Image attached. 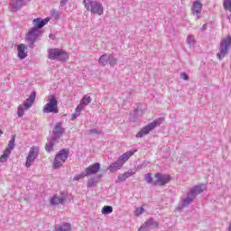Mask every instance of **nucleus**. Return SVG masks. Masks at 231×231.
<instances>
[{
	"instance_id": "obj_1",
	"label": "nucleus",
	"mask_w": 231,
	"mask_h": 231,
	"mask_svg": "<svg viewBox=\"0 0 231 231\" xmlns=\"http://www.w3.org/2000/svg\"><path fill=\"white\" fill-rule=\"evenodd\" d=\"M134 152H136V150H131L122 154L116 162L110 164L108 171H110V172H116V171H120V169H122L125 164V162H127Z\"/></svg>"
},
{
	"instance_id": "obj_2",
	"label": "nucleus",
	"mask_w": 231,
	"mask_h": 231,
	"mask_svg": "<svg viewBox=\"0 0 231 231\" xmlns=\"http://www.w3.org/2000/svg\"><path fill=\"white\" fill-rule=\"evenodd\" d=\"M83 5L87 12L94 14V15H102L104 14V6L98 1L84 0Z\"/></svg>"
},
{
	"instance_id": "obj_3",
	"label": "nucleus",
	"mask_w": 231,
	"mask_h": 231,
	"mask_svg": "<svg viewBox=\"0 0 231 231\" xmlns=\"http://www.w3.org/2000/svg\"><path fill=\"white\" fill-rule=\"evenodd\" d=\"M164 121H165V119L163 117L155 119L153 122L143 126L141 129V131H139L136 134V135H135L136 138H143V136H147V134H149V133H151V131H154V129H156V127H160V125H162V124H163Z\"/></svg>"
},
{
	"instance_id": "obj_4",
	"label": "nucleus",
	"mask_w": 231,
	"mask_h": 231,
	"mask_svg": "<svg viewBox=\"0 0 231 231\" xmlns=\"http://www.w3.org/2000/svg\"><path fill=\"white\" fill-rule=\"evenodd\" d=\"M231 48V36L227 35L226 38H223L219 45V52L217 54L218 60L225 59L228 55V51Z\"/></svg>"
},
{
	"instance_id": "obj_5",
	"label": "nucleus",
	"mask_w": 231,
	"mask_h": 231,
	"mask_svg": "<svg viewBox=\"0 0 231 231\" xmlns=\"http://www.w3.org/2000/svg\"><path fill=\"white\" fill-rule=\"evenodd\" d=\"M49 59L51 60H60V62H66V60L69 59V55L60 49H51L49 50Z\"/></svg>"
},
{
	"instance_id": "obj_6",
	"label": "nucleus",
	"mask_w": 231,
	"mask_h": 231,
	"mask_svg": "<svg viewBox=\"0 0 231 231\" xmlns=\"http://www.w3.org/2000/svg\"><path fill=\"white\" fill-rule=\"evenodd\" d=\"M68 150L62 149L60 151L54 158L53 169H60L68 160Z\"/></svg>"
},
{
	"instance_id": "obj_7",
	"label": "nucleus",
	"mask_w": 231,
	"mask_h": 231,
	"mask_svg": "<svg viewBox=\"0 0 231 231\" xmlns=\"http://www.w3.org/2000/svg\"><path fill=\"white\" fill-rule=\"evenodd\" d=\"M88 104H91V97H89L88 95H86L82 97L79 105L76 107L75 113L72 114L71 120H77V118L80 116V113L82 112V109H84L86 106H88Z\"/></svg>"
},
{
	"instance_id": "obj_8",
	"label": "nucleus",
	"mask_w": 231,
	"mask_h": 231,
	"mask_svg": "<svg viewBox=\"0 0 231 231\" xmlns=\"http://www.w3.org/2000/svg\"><path fill=\"white\" fill-rule=\"evenodd\" d=\"M43 113H59L57 98L54 96H51L48 99V103L43 106Z\"/></svg>"
},
{
	"instance_id": "obj_9",
	"label": "nucleus",
	"mask_w": 231,
	"mask_h": 231,
	"mask_svg": "<svg viewBox=\"0 0 231 231\" xmlns=\"http://www.w3.org/2000/svg\"><path fill=\"white\" fill-rule=\"evenodd\" d=\"M15 148V136H12L11 140L8 143L7 147L4 151L3 154L1 155V162H8V158H10V154H12V151Z\"/></svg>"
},
{
	"instance_id": "obj_10",
	"label": "nucleus",
	"mask_w": 231,
	"mask_h": 231,
	"mask_svg": "<svg viewBox=\"0 0 231 231\" xmlns=\"http://www.w3.org/2000/svg\"><path fill=\"white\" fill-rule=\"evenodd\" d=\"M41 37V30H39L37 27H32L29 29L27 33V41L29 42L30 48L33 46V43Z\"/></svg>"
},
{
	"instance_id": "obj_11",
	"label": "nucleus",
	"mask_w": 231,
	"mask_h": 231,
	"mask_svg": "<svg viewBox=\"0 0 231 231\" xmlns=\"http://www.w3.org/2000/svg\"><path fill=\"white\" fill-rule=\"evenodd\" d=\"M37 156H39V147L38 146H32L31 147L28 156L26 158L25 167L30 168L32 167V164L35 160L37 159Z\"/></svg>"
},
{
	"instance_id": "obj_12",
	"label": "nucleus",
	"mask_w": 231,
	"mask_h": 231,
	"mask_svg": "<svg viewBox=\"0 0 231 231\" xmlns=\"http://www.w3.org/2000/svg\"><path fill=\"white\" fill-rule=\"evenodd\" d=\"M171 181V176L167 174L156 173L154 175V185L158 187H163Z\"/></svg>"
},
{
	"instance_id": "obj_13",
	"label": "nucleus",
	"mask_w": 231,
	"mask_h": 231,
	"mask_svg": "<svg viewBox=\"0 0 231 231\" xmlns=\"http://www.w3.org/2000/svg\"><path fill=\"white\" fill-rule=\"evenodd\" d=\"M153 228H158V222L150 218L141 226L138 231H149L153 230Z\"/></svg>"
},
{
	"instance_id": "obj_14",
	"label": "nucleus",
	"mask_w": 231,
	"mask_h": 231,
	"mask_svg": "<svg viewBox=\"0 0 231 231\" xmlns=\"http://www.w3.org/2000/svg\"><path fill=\"white\" fill-rule=\"evenodd\" d=\"M202 8H203V4H201V2L199 0H195L193 2L191 11H192V14L196 15L197 19L201 18Z\"/></svg>"
},
{
	"instance_id": "obj_15",
	"label": "nucleus",
	"mask_w": 231,
	"mask_h": 231,
	"mask_svg": "<svg viewBox=\"0 0 231 231\" xmlns=\"http://www.w3.org/2000/svg\"><path fill=\"white\" fill-rule=\"evenodd\" d=\"M64 134V128L62 127V123H58L54 126V130L52 131L51 139L52 140H59L60 136Z\"/></svg>"
},
{
	"instance_id": "obj_16",
	"label": "nucleus",
	"mask_w": 231,
	"mask_h": 231,
	"mask_svg": "<svg viewBox=\"0 0 231 231\" xmlns=\"http://www.w3.org/2000/svg\"><path fill=\"white\" fill-rule=\"evenodd\" d=\"M100 171V163L96 162L85 169V176H92Z\"/></svg>"
},
{
	"instance_id": "obj_17",
	"label": "nucleus",
	"mask_w": 231,
	"mask_h": 231,
	"mask_svg": "<svg viewBox=\"0 0 231 231\" xmlns=\"http://www.w3.org/2000/svg\"><path fill=\"white\" fill-rule=\"evenodd\" d=\"M10 6L12 12H17L24 6V0H11L10 1Z\"/></svg>"
},
{
	"instance_id": "obj_18",
	"label": "nucleus",
	"mask_w": 231,
	"mask_h": 231,
	"mask_svg": "<svg viewBox=\"0 0 231 231\" xmlns=\"http://www.w3.org/2000/svg\"><path fill=\"white\" fill-rule=\"evenodd\" d=\"M66 201V195L60 194V195H54L51 198V205H61Z\"/></svg>"
},
{
	"instance_id": "obj_19",
	"label": "nucleus",
	"mask_w": 231,
	"mask_h": 231,
	"mask_svg": "<svg viewBox=\"0 0 231 231\" xmlns=\"http://www.w3.org/2000/svg\"><path fill=\"white\" fill-rule=\"evenodd\" d=\"M194 199H196L194 195L192 193H188L187 197L182 199L180 202V208H185V207H189V203L194 201Z\"/></svg>"
},
{
	"instance_id": "obj_20",
	"label": "nucleus",
	"mask_w": 231,
	"mask_h": 231,
	"mask_svg": "<svg viewBox=\"0 0 231 231\" xmlns=\"http://www.w3.org/2000/svg\"><path fill=\"white\" fill-rule=\"evenodd\" d=\"M50 20L48 18L46 19H41V18H36L32 21L33 28H37L38 30H41V28H43V26H46V23Z\"/></svg>"
},
{
	"instance_id": "obj_21",
	"label": "nucleus",
	"mask_w": 231,
	"mask_h": 231,
	"mask_svg": "<svg viewBox=\"0 0 231 231\" xmlns=\"http://www.w3.org/2000/svg\"><path fill=\"white\" fill-rule=\"evenodd\" d=\"M18 50V57L19 59H26L27 55H28V47H26V45L24 44H21L18 45L17 47Z\"/></svg>"
},
{
	"instance_id": "obj_22",
	"label": "nucleus",
	"mask_w": 231,
	"mask_h": 231,
	"mask_svg": "<svg viewBox=\"0 0 231 231\" xmlns=\"http://www.w3.org/2000/svg\"><path fill=\"white\" fill-rule=\"evenodd\" d=\"M205 189V185L195 186L190 189L189 194H192L196 199V196H198V194H201V192H204Z\"/></svg>"
},
{
	"instance_id": "obj_23",
	"label": "nucleus",
	"mask_w": 231,
	"mask_h": 231,
	"mask_svg": "<svg viewBox=\"0 0 231 231\" xmlns=\"http://www.w3.org/2000/svg\"><path fill=\"white\" fill-rule=\"evenodd\" d=\"M133 174H134V171H128L123 174H120L118 176V178L116 179V183H120V181H125L126 179L130 178V176H133Z\"/></svg>"
},
{
	"instance_id": "obj_24",
	"label": "nucleus",
	"mask_w": 231,
	"mask_h": 231,
	"mask_svg": "<svg viewBox=\"0 0 231 231\" xmlns=\"http://www.w3.org/2000/svg\"><path fill=\"white\" fill-rule=\"evenodd\" d=\"M35 97H36V93L32 92L31 96L25 101H23V104L30 109V107L33 106V102H35Z\"/></svg>"
},
{
	"instance_id": "obj_25",
	"label": "nucleus",
	"mask_w": 231,
	"mask_h": 231,
	"mask_svg": "<svg viewBox=\"0 0 231 231\" xmlns=\"http://www.w3.org/2000/svg\"><path fill=\"white\" fill-rule=\"evenodd\" d=\"M28 109H29L28 106L26 105H24L23 103L22 105H20L17 109V115H18L19 118H22V116H24V112L28 111Z\"/></svg>"
},
{
	"instance_id": "obj_26",
	"label": "nucleus",
	"mask_w": 231,
	"mask_h": 231,
	"mask_svg": "<svg viewBox=\"0 0 231 231\" xmlns=\"http://www.w3.org/2000/svg\"><path fill=\"white\" fill-rule=\"evenodd\" d=\"M101 66H106L109 62V54H103L98 60Z\"/></svg>"
},
{
	"instance_id": "obj_27",
	"label": "nucleus",
	"mask_w": 231,
	"mask_h": 231,
	"mask_svg": "<svg viewBox=\"0 0 231 231\" xmlns=\"http://www.w3.org/2000/svg\"><path fill=\"white\" fill-rule=\"evenodd\" d=\"M56 231H71V226L69 223H64L56 228Z\"/></svg>"
},
{
	"instance_id": "obj_28",
	"label": "nucleus",
	"mask_w": 231,
	"mask_h": 231,
	"mask_svg": "<svg viewBox=\"0 0 231 231\" xmlns=\"http://www.w3.org/2000/svg\"><path fill=\"white\" fill-rule=\"evenodd\" d=\"M187 44H189V48H191V46H194V44H196V38L194 37L193 34H189L187 39H186Z\"/></svg>"
},
{
	"instance_id": "obj_29",
	"label": "nucleus",
	"mask_w": 231,
	"mask_h": 231,
	"mask_svg": "<svg viewBox=\"0 0 231 231\" xmlns=\"http://www.w3.org/2000/svg\"><path fill=\"white\" fill-rule=\"evenodd\" d=\"M56 141H57V140L51 139V140L45 145V149H46L47 152H53V147H54V145H55V142H56Z\"/></svg>"
},
{
	"instance_id": "obj_30",
	"label": "nucleus",
	"mask_w": 231,
	"mask_h": 231,
	"mask_svg": "<svg viewBox=\"0 0 231 231\" xmlns=\"http://www.w3.org/2000/svg\"><path fill=\"white\" fill-rule=\"evenodd\" d=\"M113 213V207L111 206H105L103 207V208L101 209V214H112Z\"/></svg>"
},
{
	"instance_id": "obj_31",
	"label": "nucleus",
	"mask_w": 231,
	"mask_h": 231,
	"mask_svg": "<svg viewBox=\"0 0 231 231\" xmlns=\"http://www.w3.org/2000/svg\"><path fill=\"white\" fill-rule=\"evenodd\" d=\"M144 180L147 183L154 185V177H152L151 173H147L146 175H144Z\"/></svg>"
},
{
	"instance_id": "obj_32",
	"label": "nucleus",
	"mask_w": 231,
	"mask_h": 231,
	"mask_svg": "<svg viewBox=\"0 0 231 231\" xmlns=\"http://www.w3.org/2000/svg\"><path fill=\"white\" fill-rule=\"evenodd\" d=\"M97 180H95V179H89V180H88L87 187H88V189H91V188H93V187H97Z\"/></svg>"
},
{
	"instance_id": "obj_33",
	"label": "nucleus",
	"mask_w": 231,
	"mask_h": 231,
	"mask_svg": "<svg viewBox=\"0 0 231 231\" xmlns=\"http://www.w3.org/2000/svg\"><path fill=\"white\" fill-rule=\"evenodd\" d=\"M116 58H114L113 55L108 54V64H110V66H116Z\"/></svg>"
},
{
	"instance_id": "obj_34",
	"label": "nucleus",
	"mask_w": 231,
	"mask_h": 231,
	"mask_svg": "<svg viewBox=\"0 0 231 231\" xmlns=\"http://www.w3.org/2000/svg\"><path fill=\"white\" fill-rule=\"evenodd\" d=\"M86 176H87V175H86V172L78 174V175H76V176L73 178V180H74V181H79V180H80L86 178Z\"/></svg>"
},
{
	"instance_id": "obj_35",
	"label": "nucleus",
	"mask_w": 231,
	"mask_h": 231,
	"mask_svg": "<svg viewBox=\"0 0 231 231\" xmlns=\"http://www.w3.org/2000/svg\"><path fill=\"white\" fill-rule=\"evenodd\" d=\"M143 212H145V209L143 208V207L137 208L134 211V215L137 217L142 216V214H143Z\"/></svg>"
},
{
	"instance_id": "obj_36",
	"label": "nucleus",
	"mask_w": 231,
	"mask_h": 231,
	"mask_svg": "<svg viewBox=\"0 0 231 231\" xmlns=\"http://www.w3.org/2000/svg\"><path fill=\"white\" fill-rule=\"evenodd\" d=\"M88 133H90V134H102V132L98 131L97 128L89 130Z\"/></svg>"
},
{
	"instance_id": "obj_37",
	"label": "nucleus",
	"mask_w": 231,
	"mask_h": 231,
	"mask_svg": "<svg viewBox=\"0 0 231 231\" xmlns=\"http://www.w3.org/2000/svg\"><path fill=\"white\" fill-rule=\"evenodd\" d=\"M180 79H182V80H189V76L187 75V73L181 72Z\"/></svg>"
},
{
	"instance_id": "obj_38",
	"label": "nucleus",
	"mask_w": 231,
	"mask_h": 231,
	"mask_svg": "<svg viewBox=\"0 0 231 231\" xmlns=\"http://www.w3.org/2000/svg\"><path fill=\"white\" fill-rule=\"evenodd\" d=\"M69 0H61L60 5V6H66V3H68Z\"/></svg>"
},
{
	"instance_id": "obj_39",
	"label": "nucleus",
	"mask_w": 231,
	"mask_h": 231,
	"mask_svg": "<svg viewBox=\"0 0 231 231\" xmlns=\"http://www.w3.org/2000/svg\"><path fill=\"white\" fill-rule=\"evenodd\" d=\"M50 39H55V36H53V34H50Z\"/></svg>"
},
{
	"instance_id": "obj_40",
	"label": "nucleus",
	"mask_w": 231,
	"mask_h": 231,
	"mask_svg": "<svg viewBox=\"0 0 231 231\" xmlns=\"http://www.w3.org/2000/svg\"><path fill=\"white\" fill-rule=\"evenodd\" d=\"M228 230L231 231V221L229 223Z\"/></svg>"
},
{
	"instance_id": "obj_41",
	"label": "nucleus",
	"mask_w": 231,
	"mask_h": 231,
	"mask_svg": "<svg viewBox=\"0 0 231 231\" xmlns=\"http://www.w3.org/2000/svg\"><path fill=\"white\" fill-rule=\"evenodd\" d=\"M0 162H1V158H0Z\"/></svg>"
}]
</instances>
